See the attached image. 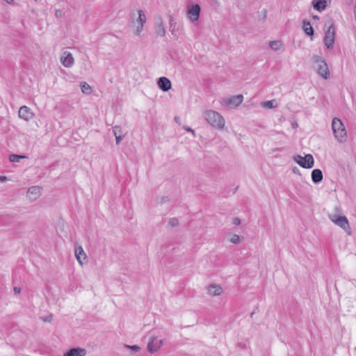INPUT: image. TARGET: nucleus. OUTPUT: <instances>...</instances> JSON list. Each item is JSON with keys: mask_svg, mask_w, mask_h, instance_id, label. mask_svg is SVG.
<instances>
[{"mask_svg": "<svg viewBox=\"0 0 356 356\" xmlns=\"http://www.w3.org/2000/svg\"><path fill=\"white\" fill-rule=\"evenodd\" d=\"M158 86L160 89L166 92L171 88V82L168 78L162 76L158 80Z\"/></svg>", "mask_w": 356, "mask_h": 356, "instance_id": "4468645a", "label": "nucleus"}, {"mask_svg": "<svg viewBox=\"0 0 356 356\" xmlns=\"http://www.w3.org/2000/svg\"><path fill=\"white\" fill-rule=\"evenodd\" d=\"M254 312L251 313L250 316L251 317L254 316Z\"/></svg>", "mask_w": 356, "mask_h": 356, "instance_id": "ea45409f", "label": "nucleus"}, {"mask_svg": "<svg viewBox=\"0 0 356 356\" xmlns=\"http://www.w3.org/2000/svg\"><path fill=\"white\" fill-rule=\"evenodd\" d=\"M275 100H270L264 102V106L268 108H273L275 107L274 106Z\"/></svg>", "mask_w": 356, "mask_h": 356, "instance_id": "cd10ccee", "label": "nucleus"}, {"mask_svg": "<svg viewBox=\"0 0 356 356\" xmlns=\"http://www.w3.org/2000/svg\"><path fill=\"white\" fill-rule=\"evenodd\" d=\"M302 29L305 33L309 36H313L314 31L309 22L303 20L302 21Z\"/></svg>", "mask_w": 356, "mask_h": 356, "instance_id": "6ab92c4d", "label": "nucleus"}, {"mask_svg": "<svg viewBox=\"0 0 356 356\" xmlns=\"http://www.w3.org/2000/svg\"><path fill=\"white\" fill-rule=\"evenodd\" d=\"M25 158L24 156H19L17 154H11L9 159L11 162L16 163L19 162L20 159Z\"/></svg>", "mask_w": 356, "mask_h": 356, "instance_id": "b1692460", "label": "nucleus"}, {"mask_svg": "<svg viewBox=\"0 0 356 356\" xmlns=\"http://www.w3.org/2000/svg\"><path fill=\"white\" fill-rule=\"evenodd\" d=\"M18 115L21 119H23L26 121H29L33 118L34 113L28 106H22L19 110Z\"/></svg>", "mask_w": 356, "mask_h": 356, "instance_id": "6e6552de", "label": "nucleus"}, {"mask_svg": "<svg viewBox=\"0 0 356 356\" xmlns=\"http://www.w3.org/2000/svg\"><path fill=\"white\" fill-rule=\"evenodd\" d=\"M269 46L273 50H278L280 49L282 43L279 40L271 41Z\"/></svg>", "mask_w": 356, "mask_h": 356, "instance_id": "5701e85b", "label": "nucleus"}, {"mask_svg": "<svg viewBox=\"0 0 356 356\" xmlns=\"http://www.w3.org/2000/svg\"><path fill=\"white\" fill-rule=\"evenodd\" d=\"M75 256H76V258L78 262L81 266L83 264V261H85L87 259L86 254L85 253V252L81 246H76L75 248Z\"/></svg>", "mask_w": 356, "mask_h": 356, "instance_id": "2eb2a0df", "label": "nucleus"}, {"mask_svg": "<svg viewBox=\"0 0 356 356\" xmlns=\"http://www.w3.org/2000/svg\"><path fill=\"white\" fill-rule=\"evenodd\" d=\"M313 19L316 20V19H319V17L317 16V15H313Z\"/></svg>", "mask_w": 356, "mask_h": 356, "instance_id": "e433bc0d", "label": "nucleus"}, {"mask_svg": "<svg viewBox=\"0 0 356 356\" xmlns=\"http://www.w3.org/2000/svg\"><path fill=\"white\" fill-rule=\"evenodd\" d=\"M200 5L195 4L188 8L187 16L192 22H196L200 17Z\"/></svg>", "mask_w": 356, "mask_h": 356, "instance_id": "0eeeda50", "label": "nucleus"}, {"mask_svg": "<svg viewBox=\"0 0 356 356\" xmlns=\"http://www.w3.org/2000/svg\"><path fill=\"white\" fill-rule=\"evenodd\" d=\"M143 24H138V26L136 27V31H135V34L137 35H139L140 34V33L142 32L143 29Z\"/></svg>", "mask_w": 356, "mask_h": 356, "instance_id": "c756f323", "label": "nucleus"}, {"mask_svg": "<svg viewBox=\"0 0 356 356\" xmlns=\"http://www.w3.org/2000/svg\"><path fill=\"white\" fill-rule=\"evenodd\" d=\"M42 188L38 186H31L27 191V196L31 200H36L41 195Z\"/></svg>", "mask_w": 356, "mask_h": 356, "instance_id": "ddd939ff", "label": "nucleus"}, {"mask_svg": "<svg viewBox=\"0 0 356 356\" xmlns=\"http://www.w3.org/2000/svg\"><path fill=\"white\" fill-rule=\"evenodd\" d=\"M14 291L15 293H19L20 291H21V289L20 288H17V287H15L14 288Z\"/></svg>", "mask_w": 356, "mask_h": 356, "instance_id": "72a5a7b5", "label": "nucleus"}, {"mask_svg": "<svg viewBox=\"0 0 356 356\" xmlns=\"http://www.w3.org/2000/svg\"><path fill=\"white\" fill-rule=\"evenodd\" d=\"M233 224L235 225H239L241 224V220L238 218H234L233 219Z\"/></svg>", "mask_w": 356, "mask_h": 356, "instance_id": "7c9ffc66", "label": "nucleus"}, {"mask_svg": "<svg viewBox=\"0 0 356 356\" xmlns=\"http://www.w3.org/2000/svg\"><path fill=\"white\" fill-rule=\"evenodd\" d=\"M205 119L213 127L222 129L225 125L222 116L216 111L210 110L205 112Z\"/></svg>", "mask_w": 356, "mask_h": 356, "instance_id": "20e7f679", "label": "nucleus"}, {"mask_svg": "<svg viewBox=\"0 0 356 356\" xmlns=\"http://www.w3.org/2000/svg\"><path fill=\"white\" fill-rule=\"evenodd\" d=\"M61 15V11L60 10H56V17H58V16H60Z\"/></svg>", "mask_w": 356, "mask_h": 356, "instance_id": "c9c22d12", "label": "nucleus"}, {"mask_svg": "<svg viewBox=\"0 0 356 356\" xmlns=\"http://www.w3.org/2000/svg\"><path fill=\"white\" fill-rule=\"evenodd\" d=\"M324 27L326 29L323 38L325 45L327 49H332L334 47L336 37V28L331 20L325 23Z\"/></svg>", "mask_w": 356, "mask_h": 356, "instance_id": "f257e3e1", "label": "nucleus"}, {"mask_svg": "<svg viewBox=\"0 0 356 356\" xmlns=\"http://www.w3.org/2000/svg\"><path fill=\"white\" fill-rule=\"evenodd\" d=\"M184 129L188 132H191L193 135H195V131L193 129H192L191 127H184Z\"/></svg>", "mask_w": 356, "mask_h": 356, "instance_id": "473e14b6", "label": "nucleus"}, {"mask_svg": "<svg viewBox=\"0 0 356 356\" xmlns=\"http://www.w3.org/2000/svg\"><path fill=\"white\" fill-rule=\"evenodd\" d=\"M138 17L136 19V22H138L140 24L144 25V24L145 23L146 19H147L144 12L141 10H139L138 11Z\"/></svg>", "mask_w": 356, "mask_h": 356, "instance_id": "412c9836", "label": "nucleus"}, {"mask_svg": "<svg viewBox=\"0 0 356 356\" xmlns=\"http://www.w3.org/2000/svg\"><path fill=\"white\" fill-rule=\"evenodd\" d=\"M113 132L115 136H123L122 128L119 126H114L113 127Z\"/></svg>", "mask_w": 356, "mask_h": 356, "instance_id": "393cba45", "label": "nucleus"}, {"mask_svg": "<svg viewBox=\"0 0 356 356\" xmlns=\"http://www.w3.org/2000/svg\"><path fill=\"white\" fill-rule=\"evenodd\" d=\"M293 160L304 168H312L314 164V160L312 154H306L305 156L297 155Z\"/></svg>", "mask_w": 356, "mask_h": 356, "instance_id": "39448f33", "label": "nucleus"}, {"mask_svg": "<svg viewBox=\"0 0 356 356\" xmlns=\"http://www.w3.org/2000/svg\"><path fill=\"white\" fill-rule=\"evenodd\" d=\"M293 172H295V173H296L297 171H298V169L297 168H294L293 169Z\"/></svg>", "mask_w": 356, "mask_h": 356, "instance_id": "4c0bfd02", "label": "nucleus"}, {"mask_svg": "<svg viewBox=\"0 0 356 356\" xmlns=\"http://www.w3.org/2000/svg\"><path fill=\"white\" fill-rule=\"evenodd\" d=\"M323 172L320 169H314L312 172V180L314 184H318L323 180Z\"/></svg>", "mask_w": 356, "mask_h": 356, "instance_id": "f3484780", "label": "nucleus"}, {"mask_svg": "<svg viewBox=\"0 0 356 356\" xmlns=\"http://www.w3.org/2000/svg\"><path fill=\"white\" fill-rule=\"evenodd\" d=\"M81 89L82 92L86 95L90 94L91 92V87L86 82L81 83Z\"/></svg>", "mask_w": 356, "mask_h": 356, "instance_id": "4be33fe9", "label": "nucleus"}, {"mask_svg": "<svg viewBox=\"0 0 356 356\" xmlns=\"http://www.w3.org/2000/svg\"><path fill=\"white\" fill-rule=\"evenodd\" d=\"M60 62L65 67H71L74 62L72 54L69 51H65L60 58Z\"/></svg>", "mask_w": 356, "mask_h": 356, "instance_id": "1a4fd4ad", "label": "nucleus"}, {"mask_svg": "<svg viewBox=\"0 0 356 356\" xmlns=\"http://www.w3.org/2000/svg\"><path fill=\"white\" fill-rule=\"evenodd\" d=\"M126 347L127 348L131 349L134 353H137V352H138L140 350V348L138 346H137V345H134V346H128V345H127Z\"/></svg>", "mask_w": 356, "mask_h": 356, "instance_id": "c85d7f7f", "label": "nucleus"}, {"mask_svg": "<svg viewBox=\"0 0 356 356\" xmlns=\"http://www.w3.org/2000/svg\"><path fill=\"white\" fill-rule=\"evenodd\" d=\"M178 222H179L178 219L176 218H170V220L168 221V224L171 227H175V226L177 225Z\"/></svg>", "mask_w": 356, "mask_h": 356, "instance_id": "bb28decb", "label": "nucleus"}, {"mask_svg": "<svg viewBox=\"0 0 356 356\" xmlns=\"http://www.w3.org/2000/svg\"><path fill=\"white\" fill-rule=\"evenodd\" d=\"M86 350L83 348H73L70 349L63 356H85Z\"/></svg>", "mask_w": 356, "mask_h": 356, "instance_id": "dca6fc26", "label": "nucleus"}, {"mask_svg": "<svg viewBox=\"0 0 356 356\" xmlns=\"http://www.w3.org/2000/svg\"><path fill=\"white\" fill-rule=\"evenodd\" d=\"M312 5L314 8L319 11L322 12L325 9L326 1L325 0H313Z\"/></svg>", "mask_w": 356, "mask_h": 356, "instance_id": "a211bd4d", "label": "nucleus"}, {"mask_svg": "<svg viewBox=\"0 0 356 356\" xmlns=\"http://www.w3.org/2000/svg\"><path fill=\"white\" fill-rule=\"evenodd\" d=\"M134 15H135V14H134V13H132L131 14V18H134Z\"/></svg>", "mask_w": 356, "mask_h": 356, "instance_id": "58836bf2", "label": "nucleus"}, {"mask_svg": "<svg viewBox=\"0 0 356 356\" xmlns=\"http://www.w3.org/2000/svg\"><path fill=\"white\" fill-rule=\"evenodd\" d=\"M312 60L315 65L317 74L323 79H327L330 76V71L325 60L322 56L318 55H313Z\"/></svg>", "mask_w": 356, "mask_h": 356, "instance_id": "7ed1b4c3", "label": "nucleus"}, {"mask_svg": "<svg viewBox=\"0 0 356 356\" xmlns=\"http://www.w3.org/2000/svg\"><path fill=\"white\" fill-rule=\"evenodd\" d=\"M332 129L334 137L339 143H343L347 139V132L341 120L334 118L332 122Z\"/></svg>", "mask_w": 356, "mask_h": 356, "instance_id": "f03ea898", "label": "nucleus"}, {"mask_svg": "<svg viewBox=\"0 0 356 356\" xmlns=\"http://www.w3.org/2000/svg\"><path fill=\"white\" fill-rule=\"evenodd\" d=\"M155 32L157 35L164 37L165 35V30L163 26V22L161 17H159L155 19Z\"/></svg>", "mask_w": 356, "mask_h": 356, "instance_id": "f8f14e48", "label": "nucleus"}, {"mask_svg": "<svg viewBox=\"0 0 356 356\" xmlns=\"http://www.w3.org/2000/svg\"><path fill=\"white\" fill-rule=\"evenodd\" d=\"M124 136H115V140H116V144H119L120 143V141L122 140V139L123 138Z\"/></svg>", "mask_w": 356, "mask_h": 356, "instance_id": "2f4dec72", "label": "nucleus"}, {"mask_svg": "<svg viewBox=\"0 0 356 356\" xmlns=\"http://www.w3.org/2000/svg\"><path fill=\"white\" fill-rule=\"evenodd\" d=\"M330 218L335 225L342 228L348 235H351V229L350 227L348 220L346 216H330Z\"/></svg>", "mask_w": 356, "mask_h": 356, "instance_id": "423d86ee", "label": "nucleus"}, {"mask_svg": "<svg viewBox=\"0 0 356 356\" xmlns=\"http://www.w3.org/2000/svg\"><path fill=\"white\" fill-rule=\"evenodd\" d=\"M162 340H158L156 338H151L147 344V350L151 353H155L162 345Z\"/></svg>", "mask_w": 356, "mask_h": 356, "instance_id": "9d476101", "label": "nucleus"}, {"mask_svg": "<svg viewBox=\"0 0 356 356\" xmlns=\"http://www.w3.org/2000/svg\"><path fill=\"white\" fill-rule=\"evenodd\" d=\"M6 180H7V177H0V181H5Z\"/></svg>", "mask_w": 356, "mask_h": 356, "instance_id": "f704fd0d", "label": "nucleus"}, {"mask_svg": "<svg viewBox=\"0 0 356 356\" xmlns=\"http://www.w3.org/2000/svg\"><path fill=\"white\" fill-rule=\"evenodd\" d=\"M208 292L212 296H218L222 293V288L218 285H210L208 287Z\"/></svg>", "mask_w": 356, "mask_h": 356, "instance_id": "aec40b11", "label": "nucleus"}, {"mask_svg": "<svg viewBox=\"0 0 356 356\" xmlns=\"http://www.w3.org/2000/svg\"><path fill=\"white\" fill-rule=\"evenodd\" d=\"M243 100V96L242 95H238L236 96H232L225 101L227 105L236 108L239 106Z\"/></svg>", "mask_w": 356, "mask_h": 356, "instance_id": "9b49d317", "label": "nucleus"}, {"mask_svg": "<svg viewBox=\"0 0 356 356\" xmlns=\"http://www.w3.org/2000/svg\"><path fill=\"white\" fill-rule=\"evenodd\" d=\"M229 241L234 244H238L241 242V238L237 234H233Z\"/></svg>", "mask_w": 356, "mask_h": 356, "instance_id": "a878e982", "label": "nucleus"}, {"mask_svg": "<svg viewBox=\"0 0 356 356\" xmlns=\"http://www.w3.org/2000/svg\"><path fill=\"white\" fill-rule=\"evenodd\" d=\"M175 120L177 122H178V118H175Z\"/></svg>", "mask_w": 356, "mask_h": 356, "instance_id": "a19ab883", "label": "nucleus"}]
</instances>
